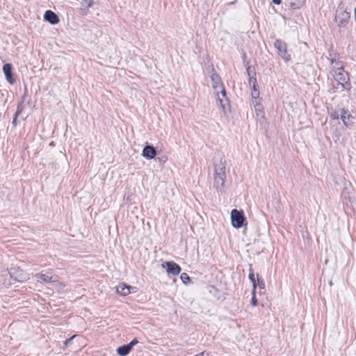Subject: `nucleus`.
I'll return each mask as SVG.
<instances>
[{
    "mask_svg": "<svg viewBox=\"0 0 356 356\" xmlns=\"http://www.w3.org/2000/svg\"><path fill=\"white\" fill-rule=\"evenodd\" d=\"M340 118L342 120L344 125L347 127H350L354 124L355 118L348 113L347 109H341Z\"/></svg>",
    "mask_w": 356,
    "mask_h": 356,
    "instance_id": "obj_8",
    "label": "nucleus"
},
{
    "mask_svg": "<svg viewBox=\"0 0 356 356\" xmlns=\"http://www.w3.org/2000/svg\"><path fill=\"white\" fill-rule=\"evenodd\" d=\"M251 95H252V98H254L256 99L259 97V92L258 90H254L252 91Z\"/></svg>",
    "mask_w": 356,
    "mask_h": 356,
    "instance_id": "obj_22",
    "label": "nucleus"
},
{
    "mask_svg": "<svg viewBox=\"0 0 356 356\" xmlns=\"http://www.w3.org/2000/svg\"><path fill=\"white\" fill-rule=\"evenodd\" d=\"M212 88L216 92V102L222 109L225 111L226 105L228 104V98L226 96V90L223 86L220 76L213 72L211 75Z\"/></svg>",
    "mask_w": 356,
    "mask_h": 356,
    "instance_id": "obj_2",
    "label": "nucleus"
},
{
    "mask_svg": "<svg viewBox=\"0 0 356 356\" xmlns=\"http://www.w3.org/2000/svg\"><path fill=\"white\" fill-rule=\"evenodd\" d=\"M20 112H21L20 107L18 106L17 107V111H16V113L15 114V117H14L13 120V124H16L17 117L20 113Z\"/></svg>",
    "mask_w": 356,
    "mask_h": 356,
    "instance_id": "obj_21",
    "label": "nucleus"
},
{
    "mask_svg": "<svg viewBox=\"0 0 356 356\" xmlns=\"http://www.w3.org/2000/svg\"><path fill=\"white\" fill-rule=\"evenodd\" d=\"M355 22H356V7H355Z\"/></svg>",
    "mask_w": 356,
    "mask_h": 356,
    "instance_id": "obj_30",
    "label": "nucleus"
},
{
    "mask_svg": "<svg viewBox=\"0 0 356 356\" xmlns=\"http://www.w3.org/2000/svg\"><path fill=\"white\" fill-rule=\"evenodd\" d=\"M248 277H249L250 280L252 283L253 290L254 291L257 287V280H256L254 274L253 273V270L252 269H250V273H249Z\"/></svg>",
    "mask_w": 356,
    "mask_h": 356,
    "instance_id": "obj_17",
    "label": "nucleus"
},
{
    "mask_svg": "<svg viewBox=\"0 0 356 356\" xmlns=\"http://www.w3.org/2000/svg\"><path fill=\"white\" fill-rule=\"evenodd\" d=\"M333 63H334V58H332L331 59V63L333 64Z\"/></svg>",
    "mask_w": 356,
    "mask_h": 356,
    "instance_id": "obj_31",
    "label": "nucleus"
},
{
    "mask_svg": "<svg viewBox=\"0 0 356 356\" xmlns=\"http://www.w3.org/2000/svg\"><path fill=\"white\" fill-rule=\"evenodd\" d=\"M156 154V149L152 145H146L143 149L142 155L147 159H152Z\"/></svg>",
    "mask_w": 356,
    "mask_h": 356,
    "instance_id": "obj_11",
    "label": "nucleus"
},
{
    "mask_svg": "<svg viewBox=\"0 0 356 356\" xmlns=\"http://www.w3.org/2000/svg\"><path fill=\"white\" fill-rule=\"evenodd\" d=\"M44 18L51 24H56L59 22L58 16L51 10H47L44 13Z\"/></svg>",
    "mask_w": 356,
    "mask_h": 356,
    "instance_id": "obj_12",
    "label": "nucleus"
},
{
    "mask_svg": "<svg viewBox=\"0 0 356 356\" xmlns=\"http://www.w3.org/2000/svg\"><path fill=\"white\" fill-rule=\"evenodd\" d=\"M138 343V341L136 339H134L128 345L132 349L134 346Z\"/></svg>",
    "mask_w": 356,
    "mask_h": 356,
    "instance_id": "obj_24",
    "label": "nucleus"
},
{
    "mask_svg": "<svg viewBox=\"0 0 356 356\" xmlns=\"http://www.w3.org/2000/svg\"><path fill=\"white\" fill-rule=\"evenodd\" d=\"M74 337H75V336H73V337H72L71 338H70V339H68L65 340V346H67V345H68V344L72 341V340Z\"/></svg>",
    "mask_w": 356,
    "mask_h": 356,
    "instance_id": "obj_25",
    "label": "nucleus"
},
{
    "mask_svg": "<svg viewBox=\"0 0 356 356\" xmlns=\"http://www.w3.org/2000/svg\"><path fill=\"white\" fill-rule=\"evenodd\" d=\"M131 289H134V287L124 283H121L116 287V291L118 293L122 296H127L131 293Z\"/></svg>",
    "mask_w": 356,
    "mask_h": 356,
    "instance_id": "obj_13",
    "label": "nucleus"
},
{
    "mask_svg": "<svg viewBox=\"0 0 356 356\" xmlns=\"http://www.w3.org/2000/svg\"><path fill=\"white\" fill-rule=\"evenodd\" d=\"M332 117L334 119H337V118H339V115H337V114H332Z\"/></svg>",
    "mask_w": 356,
    "mask_h": 356,
    "instance_id": "obj_29",
    "label": "nucleus"
},
{
    "mask_svg": "<svg viewBox=\"0 0 356 356\" xmlns=\"http://www.w3.org/2000/svg\"><path fill=\"white\" fill-rule=\"evenodd\" d=\"M257 281H258V282H257V284L258 285V286L260 289H265L266 284H265L264 281V280H259V279H257Z\"/></svg>",
    "mask_w": 356,
    "mask_h": 356,
    "instance_id": "obj_23",
    "label": "nucleus"
},
{
    "mask_svg": "<svg viewBox=\"0 0 356 356\" xmlns=\"http://www.w3.org/2000/svg\"><path fill=\"white\" fill-rule=\"evenodd\" d=\"M81 4V10L83 14L86 15L88 13V9L94 4V1L93 0H83Z\"/></svg>",
    "mask_w": 356,
    "mask_h": 356,
    "instance_id": "obj_14",
    "label": "nucleus"
},
{
    "mask_svg": "<svg viewBox=\"0 0 356 356\" xmlns=\"http://www.w3.org/2000/svg\"><path fill=\"white\" fill-rule=\"evenodd\" d=\"M12 69H13V67L10 63L4 64L3 66V72L6 76V79L10 84H13L15 82Z\"/></svg>",
    "mask_w": 356,
    "mask_h": 356,
    "instance_id": "obj_10",
    "label": "nucleus"
},
{
    "mask_svg": "<svg viewBox=\"0 0 356 356\" xmlns=\"http://www.w3.org/2000/svg\"><path fill=\"white\" fill-rule=\"evenodd\" d=\"M180 278H181V281L183 282V283H184V284H187L191 280L190 277L186 273H181L180 275Z\"/></svg>",
    "mask_w": 356,
    "mask_h": 356,
    "instance_id": "obj_18",
    "label": "nucleus"
},
{
    "mask_svg": "<svg viewBox=\"0 0 356 356\" xmlns=\"http://www.w3.org/2000/svg\"><path fill=\"white\" fill-rule=\"evenodd\" d=\"M38 282L43 283H51L57 281V276L53 275V270L49 269L35 275Z\"/></svg>",
    "mask_w": 356,
    "mask_h": 356,
    "instance_id": "obj_5",
    "label": "nucleus"
},
{
    "mask_svg": "<svg viewBox=\"0 0 356 356\" xmlns=\"http://www.w3.org/2000/svg\"><path fill=\"white\" fill-rule=\"evenodd\" d=\"M275 4L279 5L281 3V0H273Z\"/></svg>",
    "mask_w": 356,
    "mask_h": 356,
    "instance_id": "obj_28",
    "label": "nucleus"
},
{
    "mask_svg": "<svg viewBox=\"0 0 356 356\" xmlns=\"http://www.w3.org/2000/svg\"><path fill=\"white\" fill-rule=\"evenodd\" d=\"M350 14L343 7H339L336 10L334 21L339 27L346 26L350 19Z\"/></svg>",
    "mask_w": 356,
    "mask_h": 356,
    "instance_id": "obj_4",
    "label": "nucleus"
},
{
    "mask_svg": "<svg viewBox=\"0 0 356 356\" xmlns=\"http://www.w3.org/2000/svg\"><path fill=\"white\" fill-rule=\"evenodd\" d=\"M261 104H256L255 105V109L257 111H261Z\"/></svg>",
    "mask_w": 356,
    "mask_h": 356,
    "instance_id": "obj_26",
    "label": "nucleus"
},
{
    "mask_svg": "<svg viewBox=\"0 0 356 356\" xmlns=\"http://www.w3.org/2000/svg\"><path fill=\"white\" fill-rule=\"evenodd\" d=\"M231 219L232 225L234 227L239 228L243 225L245 217L242 211L237 209H233L231 212Z\"/></svg>",
    "mask_w": 356,
    "mask_h": 356,
    "instance_id": "obj_7",
    "label": "nucleus"
},
{
    "mask_svg": "<svg viewBox=\"0 0 356 356\" xmlns=\"http://www.w3.org/2000/svg\"><path fill=\"white\" fill-rule=\"evenodd\" d=\"M247 72H248V74L249 76V85H250V86H252V85H254V84H257V79H256V77L251 76L252 71H251V67H248L247 68Z\"/></svg>",
    "mask_w": 356,
    "mask_h": 356,
    "instance_id": "obj_16",
    "label": "nucleus"
},
{
    "mask_svg": "<svg viewBox=\"0 0 356 356\" xmlns=\"http://www.w3.org/2000/svg\"><path fill=\"white\" fill-rule=\"evenodd\" d=\"M226 161L222 155H219L214 161V174L213 186L218 191L222 192L225 188Z\"/></svg>",
    "mask_w": 356,
    "mask_h": 356,
    "instance_id": "obj_1",
    "label": "nucleus"
},
{
    "mask_svg": "<svg viewBox=\"0 0 356 356\" xmlns=\"http://www.w3.org/2000/svg\"><path fill=\"white\" fill-rule=\"evenodd\" d=\"M166 265V271L168 274H171L172 275H177L181 272L180 266L174 261H166L165 263Z\"/></svg>",
    "mask_w": 356,
    "mask_h": 356,
    "instance_id": "obj_9",
    "label": "nucleus"
},
{
    "mask_svg": "<svg viewBox=\"0 0 356 356\" xmlns=\"http://www.w3.org/2000/svg\"><path fill=\"white\" fill-rule=\"evenodd\" d=\"M252 297L251 298V304L252 306H256L257 304V300L255 296V290H252Z\"/></svg>",
    "mask_w": 356,
    "mask_h": 356,
    "instance_id": "obj_20",
    "label": "nucleus"
},
{
    "mask_svg": "<svg viewBox=\"0 0 356 356\" xmlns=\"http://www.w3.org/2000/svg\"><path fill=\"white\" fill-rule=\"evenodd\" d=\"M274 46L283 60L289 61L291 59L290 55L287 53L286 44L284 41L281 40H276L274 43Z\"/></svg>",
    "mask_w": 356,
    "mask_h": 356,
    "instance_id": "obj_6",
    "label": "nucleus"
},
{
    "mask_svg": "<svg viewBox=\"0 0 356 356\" xmlns=\"http://www.w3.org/2000/svg\"><path fill=\"white\" fill-rule=\"evenodd\" d=\"M302 3L301 2H291L290 6L292 9H299L302 6Z\"/></svg>",
    "mask_w": 356,
    "mask_h": 356,
    "instance_id": "obj_19",
    "label": "nucleus"
},
{
    "mask_svg": "<svg viewBox=\"0 0 356 356\" xmlns=\"http://www.w3.org/2000/svg\"><path fill=\"white\" fill-rule=\"evenodd\" d=\"M333 76L337 81L336 86L333 84L334 88H337L339 86H341L343 89L348 91L351 89V84L349 81L348 74L343 70L342 66L337 67L334 71Z\"/></svg>",
    "mask_w": 356,
    "mask_h": 356,
    "instance_id": "obj_3",
    "label": "nucleus"
},
{
    "mask_svg": "<svg viewBox=\"0 0 356 356\" xmlns=\"http://www.w3.org/2000/svg\"><path fill=\"white\" fill-rule=\"evenodd\" d=\"M131 350V348L129 347L128 344L124 345L122 346H120L117 348V353L120 356H126L127 355L130 351Z\"/></svg>",
    "mask_w": 356,
    "mask_h": 356,
    "instance_id": "obj_15",
    "label": "nucleus"
},
{
    "mask_svg": "<svg viewBox=\"0 0 356 356\" xmlns=\"http://www.w3.org/2000/svg\"><path fill=\"white\" fill-rule=\"evenodd\" d=\"M250 87L252 88V90H258L257 89V84H254V85H252L250 86Z\"/></svg>",
    "mask_w": 356,
    "mask_h": 356,
    "instance_id": "obj_27",
    "label": "nucleus"
}]
</instances>
